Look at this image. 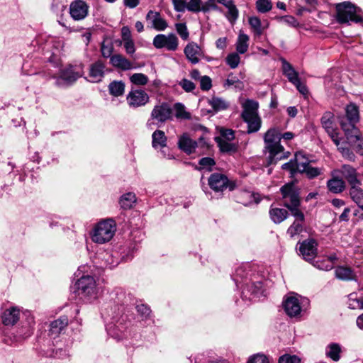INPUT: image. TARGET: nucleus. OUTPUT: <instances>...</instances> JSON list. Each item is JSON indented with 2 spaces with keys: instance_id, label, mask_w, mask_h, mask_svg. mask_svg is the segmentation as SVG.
<instances>
[{
  "instance_id": "obj_1",
  "label": "nucleus",
  "mask_w": 363,
  "mask_h": 363,
  "mask_svg": "<svg viewBox=\"0 0 363 363\" xmlns=\"http://www.w3.org/2000/svg\"><path fill=\"white\" fill-rule=\"evenodd\" d=\"M264 151L269 154L268 164L276 163L286 158L287 155L281 145V132L277 128H269L264 135Z\"/></svg>"
},
{
  "instance_id": "obj_2",
  "label": "nucleus",
  "mask_w": 363,
  "mask_h": 363,
  "mask_svg": "<svg viewBox=\"0 0 363 363\" xmlns=\"http://www.w3.org/2000/svg\"><path fill=\"white\" fill-rule=\"evenodd\" d=\"M335 11V19L339 23H349L350 21L361 23L363 21L362 9L350 1L336 4Z\"/></svg>"
},
{
  "instance_id": "obj_3",
  "label": "nucleus",
  "mask_w": 363,
  "mask_h": 363,
  "mask_svg": "<svg viewBox=\"0 0 363 363\" xmlns=\"http://www.w3.org/2000/svg\"><path fill=\"white\" fill-rule=\"evenodd\" d=\"M116 224L111 218L99 221L93 228L91 233V240L98 244L109 242L115 235Z\"/></svg>"
},
{
  "instance_id": "obj_4",
  "label": "nucleus",
  "mask_w": 363,
  "mask_h": 363,
  "mask_svg": "<svg viewBox=\"0 0 363 363\" xmlns=\"http://www.w3.org/2000/svg\"><path fill=\"white\" fill-rule=\"evenodd\" d=\"M79 294L89 299H95L98 296L99 288L93 277L83 276L76 283Z\"/></svg>"
},
{
  "instance_id": "obj_5",
  "label": "nucleus",
  "mask_w": 363,
  "mask_h": 363,
  "mask_svg": "<svg viewBox=\"0 0 363 363\" xmlns=\"http://www.w3.org/2000/svg\"><path fill=\"white\" fill-rule=\"evenodd\" d=\"M340 125L345 132L347 140L350 143H357L355 150L357 153L363 155V138L359 130L352 124H347L340 122Z\"/></svg>"
},
{
  "instance_id": "obj_6",
  "label": "nucleus",
  "mask_w": 363,
  "mask_h": 363,
  "mask_svg": "<svg viewBox=\"0 0 363 363\" xmlns=\"http://www.w3.org/2000/svg\"><path fill=\"white\" fill-rule=\"evenodd\" d=\"M284 204L289 208L293 206H299L300 198L297 187L294 183H289L281 188Z\"/></svg>"
},
{
  "instance_id": "obj_7",
  "label": "nucleus",
  "mask_w": 363,
  "mask_h": 363,
  "mask_svg": "<svg viewBox=\"0 0 363 363\" xmlns=\"http://www.w3.org/2000/svg\"><path fill=\"white\" fill-rule=\"evenodd\" d=\"M149 101L150 96L147 93L140 89H133L126 96L128 105L133 108L144 106Z\"/></svg>"
},
{
  "instance_id": "obj_8",
  "label": "nucleus",
  "mask_w": 363,
  "mask_h": 363,
  "mask_svg": "<svg viewBox=\"0 0 363 363\" xmlns=\"http://www.w3.org/2000/svg\"><path fill=\"white\" fill-rule=\"evenodd\" d=\"M173 109L166 102L160 103L154 106L151 112V118L157 123H164L172 120Z\"/></svg>"
},
{
  "instance_id": "obj_9",
  "label": "nucleus",
  "mask_w": 363,
  "mask_h": 363,
  "mask_svg": "<svg viewBox=\"0 0 363 363\" xmlns=\"http://www.w3.org/2000/svg\"><path fill=\"white\" fill-rule=\"evenodd\" d=\"M153 45L157 49L166 48L167 50L174 51L178 48L179 40L174 34H158L153 39Z\"/></svg>"
},
{
  "instance_id": "obj_10",
  "label": "nucleus",
  "mask_w": 363,
  "mask_h": 363,
  "mask_svg": "<svg viewBox=\"0 0 363 363\" xmlns=\"http://www.w3.org/2000/svg\"><path fill=\"white\" fill-rule=\"evenodd\" d=\"M69 14L74 21H82L89 14V5L84 0H74L69 5Z\"/></svg>"
},
{
  "instance_id": "obj_11",
  "label": "nucleus",
  "mask_w": 363,
  "mask_h": 363,
  "mask_svg": "<svg viewBox=\"0 0 363 363\" xmlns=\"http://www.w3.org/2000/svg\"><path fill=\"white\" fill-rule=\"evenodd\" d=\"M321 123L324 129L330 136L336 145H339L338 134L336 132L334 125V115L331 112H325L321 118Z\"/></svg>"
},
{
  "instance_id": "obj_12",
  "label": "nucleus",
  "mask_w": 363,
  "mask_h": 363,
  "mask_svg": "<svg viewBox=\"0 0 363 363\" xmlns=\"http://www.w3.org/2000/svg\"><path fill=\"white\" fill-rule=\"evenodd\" d=\"M286 313L290 317H297L301 314V306L296 296L290 295L286 297L283 302Z\"/></svg>"
},
{
  "instance_id": "obj_13",
  "label": "nucleus",
  "mask_w": 363,
  "mask_h": 363,
  "mask_svg": "<svg viewBox=\"0 0 363 363\" xmlns=\"http://www.w3.org/2000/svg\"><path fill=\"white\" fill-rule=\"evenodd\" d=\"M317 246L318 244L313 239L303 241L299 247L300 252L303 259L308 262L313 260L317 255Z\"/></svg>"
},
{
  "instance_id": "obj_14",
  "label": "nucleus",
  "mask_w": 363,
  "mask_h": 363,
  "mask_svg": "<svg viewBox=\"0 0 363 363\" xmlns=\"http://www.w3.org/2000/svg\"><path fill=\"white\" fill-rule=\"evenodd\" d=\"M208 185L215 191H223L229 184L228 177L220 173H213L208 178Z\"/></svg>"
},
{
  "instance_id": "obj_15",
  "label": "nucleus",
  "mask_w": 363,
  "mask_h": 363,
  "mask_svg": "<svg viewBox=\"0 0 363 363\" xmlns=\"http://www.w3.org/2000/svg\"><path fill=\"white\" fill-rule=\"evenodd\" d=\"M184 52L187 60L194 65L199 63L203 55L201 48L195 42L189 43L184 48Z\"/></svg>"
},
{
  "instance_id": "obj_16",
  "label": "nucleus",
  "mask_w": 363,
  "mask_h": 363,
  "mask_svg": "<svg viewBox=\"0 0 363 363\" xmlns=\"http://www.w3.org/2000/svg\"><path fill=\"white\" fill-rule=\"evenodd\" d=\"M83 74L82 69L80 66H70L62 69L60 73V78L68 84L75 82Z\"/></svg>"
},
{
  "instance_id": "obj_17",
  "label": "nucleus",
  "mask_w": 363,
  "mask_h": 363,
  "mask_svg": "<svg viewBox=\"0 0 363 363\" xmlns=\"http://www.w3.org/2000/svg\"><path fill=\"white\" fill-rule=\"evenodd\" d=\"M146 19L150 22L152 27L157 30H164L167 27L166 21L157 11H150L146 16Z\"/></svg>"
},
{
  "instance_id": "obj_18",
  "label": "nucleus",
  "mask_w": 363,
  "mask_h": 363,
  "mask_svg": "<svg viewBox=\"0 0 363 363\" xmlns=\"http://www.w3.org/2000/svg\"><path fill=\"white\" fill-rule=\"evenodd\" d=\"M19 318L20 310L17 307H11L5 310L1 315V320L5 325H13Z\"/></svg>"
},
{
  "instance_id": "obj_19",
  "label": "nucleus",
  "mask_w": 363,
  "mask_h": 363,
  "mask_svg": "<svg viewBox=\"0 0 363 363\" xmlns=\"http://www.w3.org/2000/svg\"><path fill=\"white\" fill-rule=\"evenodd\" d=\"M105 65L101 61H97L91 65L89 68L90 81L91 82H100L104 75Z\"/></svg>"
},
{
  "instance_id": "obj_20",
  "label": "nucleus",
  "mask_w": 363,
  "mask_h": 363,
  "mask_svg": "<svg viewBox=\"0 0 363 363\" xmlns=\"http://www.w3.org/2000/svg\"><path fill=\"white\" fill-rule=\"evenodd\" d=\"M340 172L346 179L350 186L356 184H362L361 181L357 178L356 169L350 165H342Z\"/></svg>"
},
{
  "instance_id": "obj_21",
  "label": "nucleus",
  "mask_w": 363,
  "mask_h": 363,
  "mask_svg": "<svg viewBox=\"0 0 363 363\" xmlns=\"http://www.w3.org/2000/svg\"><path fill=\"white\" fill-rule=\"evenodd\" d=\"M242 118L259 115V104L256 101L252 99H247L242 104Z\"/></svg>"
},
{
  "instance_id": "obj_22",
  "label": "nucleus",
  "mask_w": 363,
  "mask_h": 363,
  "mask_svg": "<svg viewBox=\"0 0 363 363\" xmlns=\"http://www.w3.org/2000/svg\"><path fill=\"white\" fill-rule=\"evenodd\" d=\"M178 146L182 151L190 155L195 152L197 143L191 140L187 134L184 133L179 138Z\"/></svg>"
},
{
  "instance_id": "obj_23",
  "label": "nucleus",
  "mask_w": 363,
  "mask_h": 363,
  "mask_svg": "<svg viewBox=\"0 0 363 363\" xmlns=\"http://www.w3.org/2000/svg\"><path fill=\"white\" fill-rule=\"evenodd\" d=\"M111 64L122 70H129L133 68V64L122 55H113L110 58Z\"/></svg>"
},
{
  "instance_id": "obj_24",
  "label": "nucleus",
  "mask_w": 363,
  "mask_h": 363,
  "mask_svg": "<svg viewBox=\"0 0 363 363\" xmlns=\"http://www.w3.org/2000/svg\"><path fill=\"white\" fill-rule=\"evenodd\" d=\"M68 325V319L65 316L59 318L50 324V333L52 335H58Z\"/></svg>"
},
{
  "instance_id": "obj_25",
  "label": "nucleus",
  "mask_w": 363,
  "mask_h": 363,
  "mask_svg": "<svg viewBox=\"0 0 363 363\" xmlns=\"http://www.w3.org/2000/svg\"><path fill=\"white\" fill-rule=\"evenodd\" d=\"M281 61L282 62L283 74L287 77L288 80L293 84L294 82L299 79L298 74L292 65L285 59H281Z\"/></svg>"
},
{
  "instance_id": "obj_26",
  "label": "nucleus",
  "mask_w": 363,
  "mask_h": 363,
  "mask_svg": "<svg viewBox=\"0 0 363 363\" xmlns=\"http://www.w3.org/2000/svg\"><path fill=\"white\" fill-rule=\"evenodd\" d=\"M328 190L333 194H339L344 191L345 183L342 179L333 176L332 179L327 182Z\"/></svg>"
},
{
  "instance_id": "obj_27",
  "label": "nucleus",
  "mask_w": 363,
  "mask_h": 363,
  "mask_svg": "<svg viewBox=\"0 0 363 363\" xmlns=\"http://www.w3.org/2000/svg\"><path fill=\"white\" fill-rule=\"evenodd\" d=\"M242 120L247 124V133L258 132L262 126V119L259 116L247 117Z\"/></svg>"
},
{
  "instance_id": "obj_28",
  "label": "nucleus",
  "mask_w": 363,
  "mask_h": 363,
  "mask_svg": "<svg viewBox=\"0 0 363 363\" xmlns=\"http://www.w3.org/2000/svg\"><path fill=\"white\" fill-rule=\"evenodd\" d=\"M361 184H356L350 186V195L354 202L363 211V189Z\"/></svg>"
},
{
  "instance_id": "obj_29",
  "label": "nucleus",
  "mask_w": 363,
  "mask_h": 363,
  "mask_svg": "<svg viewBox=\"0 0 363 363\" xmlns=\"http://www.w3.org/2000/svg\"><path fill=\"white\" fill-rule=\"evenodd\" d=\"M346 116L348 122H345L347 124H352L357 123L359 120V110L357 106L354 104L347 105L345 108ZM345 123V121H342Z\"/></svg>"
},
{
  "instance_id": "obj_30",
  "label": "nucleus",
  "mask_w": 363,
  "mask_h": 363,
  "mask_svg": "<svg viewBox=\"0 0 363 363\" xmlns=\"http://www.w3.org/2000/svg\"><path fill=\"white\" fill-rule=\"evenodd\" d=\"M250 38L247 34L240 31L236 41V51L239 54L245 53L249 48Z\"/></svg>"
},
{
  "instance_id": "obj_31",
  "label": "nucleus",
  "mask_w": 363,
  "mask_h": 363,
  "mask_svg": "<svg viewBox=\"0 0 363 363\" xmlns=\"http://www.w3.org/2000/svg\"><path fill=\"white\" fill-rule=\"evenodd\" d=\"M294 163L296 171L302 172L310 164V160L303 152H298L295 155Z\"/></svg>"
},
{
  "instance_id": "obj_32",
  "label": "nucleus",
  "mask_w": 363,
  "mask_h": 363,
  "mask_svg": "<svg viewBox=\"0 0 363 363\" xmlns=\"http://www.w3.org/2000/svg\"><path fill=\"white\" fill-rule=\"evenodd\" d=\"M215 140L217 143L220 150L223 152L232 153L237 151V145L230 143V141L225 140V138H216Z\"/></svg>"
},
{
  "instance_id": "obj_33",
  "label": "nucleus",
  "mask_w": 363,
  "mask_h": 363,
  "mask_svg": "<svg viewBox=\"0 0 363 363\" xmlns=\"http://www.w3.org/2000/svg\"><path fill=\"white\" fill-rule=\"evenodd\" d=\"M152 138L153 147L156 148L157 147H166L167 138L164 131L160 130H155L152 135Z\"/></svg>"
},
{
  "instance_id": "obj_34",
  "label": "nucleus",
  "mask_w": 363,
  "mask_h": 363,
  "mask_svg": "<svg viewBox=\"0 0 363 363\" xmlns=\"http://www.w3.org/2000/svg\"><path fill=\"white\" fill-rule=\"evenodd\" d=\"M341 347L337 343L329 344L325 350V354L335 362H337L340 359Z\"/></svg>"
},
{
  "instance_id": "obj_35",
  "label": "nucleus",
  "mask_w": 363,
  "mask_h": 363,
  "mask_svg": "<svg viewBox=\"0 0 363 363\" xmlns=\"http://www.w3.org/2000/svg\"><path fill=\"white\" fill-rule=\"evenodd\" d=\"M109 93L116 97L123 95L125 84L122 81H113L108 85Z\"/></svg>"
},
{
  "instance_id": "obj_36",
  "label": "nucleus",
  "mask_w": 363,
  "mask_h": 363,
  "mask_svg": "<svg viewBox=\"0 0 363 363\" xmlns=\"http://www.w3.org/2000/svg\"><path fill=\"white\" fill-rule=\"evenodd\" d=\"M136 203V196L135 194L129 192L123 194L120 199V205L123 209H130L133 208Z\"/></svg>"
},
{
  "instance_id": "obj_37",
  "label": "nucleus",
  "mask_w": 363,
  "mask_h": 363,
  "mask_svg": "<svg viewBox=\"0 0 363 363\" xmlns=\"http://www.w3.org/2000/svg\"><path fill=\"white\" fill-rule=\"evenodd\" d=\"M269 215L275 223H280L286 218L288 212L285 209L275 208L269 211Z\"/></svg>"
},
{
  "instance_id": "obj_38",
  "label": "nucleus",
  "mask_w": 363,
  "mask_h": 363,
  "mask_svg": "<svg viewBox=\"0 0 363 363\" xmlns=\"http://www.w3.org/2000/svg\"><path fill=\"white\" fill-rule=\"evenodd\" d=\"M335 276L342 280H352L355 279L354 272L347 267H339L335 269Z\"/></svg>"
},
{
  "instance_id": "obj_39",
  "label": "nucleus",
  "mask_w": 363,
  "mask_h": 363,
  "mask_svg": "<svg viewBox=\"0 0 363 363\" xmlns=\"http://www.w3.org/2000/svg\"><path fill=\"white\" fill-rule=\"evenodd\" d=\"M347 304L351 309H362L363 297L359 296L356 293H352L348 296Z\"/></svg>"
},
{
  "instance_id": "obj_40",
  "label": "nucleus",
  "mask_w": 363,
  "mask_h": 363,
  "mask_svg": "<svg viewBox=\"0 0 363 363\" xmlns=\"http://www.w3.org/2000/svg\"><path fill=\"white\" fill-rule=\"evenodd\" d=\"M208 103L215 111L225 110L229 106V104L226 101L219 97H212Z\"/></svg>"
},
{
  "instance_id": "obj_41",
  "label": "nucleus",
  "mask_w": 363,
  "mask_h": 363,
  "mask_svg": "<svg viewBox=\"0 0 363 363\" xmlns=\"http://www.w3.org/2000/svg\"><path fill=\"white\" fill-rule=\"evenodd\" d=\"M249 24L256 36H260L264 30L260 19L257 16H251L248 19Z\"/></svg>"
},
{
  "instance_id": "obj_42",
  "label": "nucleus",
  "mask_w": 363,
  "mask_h": 363,
  "mask_svg": "<svg viewBox=\"0 0 363 363\" xmlns=\"http://www.w3.org/2000/svg\"><path fill=\"white\" fill-rule=\"evenodd\" d=\"M148 81L147 76L143 73H135L130 77V82L136 86H145Z\"/></svg>"
},
{
  "instance_id": "obj_43",
  "label": "nucleus",
  "mask_w": 363,
  "mask_h": 363,
  "mask_svg": "<svg viewBox=\"0 0 363 363\" xmlns=\"http://www.w3.org/2000/svg\"><path fill=\"white\" fill-rule=\"evenodd\" d=\"M175 116L179 119H190L191 114L185 109V106L181 103H176L174 105Z\"/></svg>"
},
{
  "instance_id": "obj_44",
  "label": "nucleus",
  "mask_w": 363,
  "mask_h": 363,
  "mask_svg": "<svg viewBox=\"0 0 363 363\" xmlns=\"http://www.w3.org/2000/svg\"><path fill=\"white\" fill-rule=\"evenodd\" d=\"M187 9L191 11L197 12L201 10L206 11L208 8L206 6L201 7V0H186Z\"/></svg>"
},
{
  "instance_id": "obj_45",
  "label": "nucleus",
  "mask_w": 363,
  "mask_h": 363,
  "mask_svg": "<svg viewBox=\"0 0 363 363\" xmlns=\"http://www.w3.org/2000/svg\"><path fill=\"white\" fill-rule=\"evenodd\" d=\"M256 9L259 13H267L272 10L273 4L270 0H257Z\"/></svg>"
},
{
  "instance_id": "obj_46",
  "label": "nucleus",
  "mask_w": 363,
  "mask_h": 363,
  "mask_svg": "<svg viewBox=\"0 0 363 363\" xmlns=\"http://www.w3.org/2000/svg\"><path fill=\"white\" fill-rule=\"evenodd\" d=\"M238 52H233L229 54L226 57V63L230 68H236L240 62V57Z\"/></svg>"
},
{
  "instance_id": "obj_47",
  "label": "nucleus",
  "mask_w": 363,
  "mask_h": 363,
  "mask_svg": "<svg viewBox=\"0 0 363 363\" xmlns=\"http://www.w3.org/2000/svg\"><path fill=\"white\" fill-rule=\"evenodd\" d=\"M176 30L179 36L184 40H188L189 33L188 31L187 26L185 23H179L175 25Z\"/></svg>"
},
{
  "instance_id": "obj_48",
  "label": "nucleus",
  "mask_w": 363,
  "mask_h": 363,
  "mask_svg": "<svg viewBox=\"0 0 363 363\" xmlns=\"http://www.w3.org/2000/svg\"><path fill=\"white\" fill-rule=\"evenodd\" d=\"M277 19L280 21L283 22L288 26H290L294 28H297L299 26V23L296 20V18L292 16H284L281 17H277Z\"/></svg>"
},
{
  "instance_id": "obj_49",
  "label": "nucleus",
  "mask_w": 363,
  "mask_h": 363,
  "mask_svg": "<svg viewBox=\"0 0 363 363\" xmlns=\"http://www.w3.org/2000/svg\"><path fill=\"white\" fill-rule=\"evenodd\" d=\"M247 363H270V361L265 354L258 353L251 356Z\"/></svg>"
},
{
  "instance_id": "obj_50",
  "label": "nucleus",
  "mask_w": 363,
  "mask_h": 363,
  "mask_svg": "<svg viewBox=\"0 0 363 363\" xmlns=\"http://www.w3.org/2000/svg\"><path fill=\"white\" fill-rule=\"evenodd\" d=\"M303 230L302 223L301 222H294L288 229V234L292 238Z\"/></svg>"
},
{
  "instance_id": "obj_51",
  "label": "nucleus",
  "mask_w": 363,
  "mask_h": 363,
  "mask_svg": "<svg viewBox=\"0 0 363 363\" xmlns=\"http://www.w3.org/2000/svg\"><path fill=\"white\" fill-rule=\"evenodd\" d=\"M337 147L344 157H345L346 159H347L350 161L354 160L355 155H354V153L352 151H350V150L349 148H347V147H344L342 145L340 144V142H339V145Z\"/></svg>"
},
{
  "instance_id": "obj_52",
  "label": "nucleus",
  "mask_w": 363,
  "mask_h": 363,
  "mask_svg": "<svg viewBox=\"0 0 363 363\" xmlns=\"http://www.w3.org/2000/svg\"><path fill=\"white\" fill-rule=\"evenodd\" d=\"M316 268L328 271L333 269V263L331 262H327L326 259L323 260H317L313 264Z\"/></svg>"
},
{
  "instance_id": "obj_53",
  "label": "nucleus",
  "mask_w": 363,
  "mask_h": 363,
  "mask_svg": "<svg viewBox=\"0 0 363 363\" xmlns=\"http://www.w3.org/2000/svg\"><path fill=\"white\" fill-rule=\"evenodd\" d=\"M101 50L103 57H110L112 56V52L113 51V46L111 43H106L105 41H104L101 46Z\"/></svg>"
},
{
  "instance_id": "obj_54",
  "label": "nucleus",
  "mask_w": 363,
  "mask_h": 363,
  "mask_svg": "<svg viewBox=\"0 0 363 363\" xmlns=\"http://www.w3.org/2000/svg\"><path fill=\"white\" fill-rule=\"evenodd\" d=\"M202 169L211 170V167L216 164L215 160L211 157H203L199 162Z\"/></svg>"
},
{
  "instance_id": "obj_55",
  "label": "nucleus",
  "mask_w": 363,
  "mask_h": 363,
  "mask_svg": "<svg viewBox=\"0 0 363 363\" xmlns=\"http://www.w3.org/2000/svg\"><path fill=\"white\" fill-rule=\"evenodd\" d=\"M227 8L228 9L227 18L230 22L235 21L238 17V10L237 9L236 6L233 3Z\"/></svg>"
},
{
  "instance_id": "obj_56",
  "label": "nucleus",
  "mask_w": 363,
  "mask_h": 363,
  "mask_svg": "<svg viewBox=\"0 0 363 363\" xmlns=\"http://www.w3.org/2000/svg\"><path fill=\"white\" fill-rule=\"evenodd\" d=\"M301 359L296 355L284 354L279 357V363H300Z\"/></svg>"
},
{
  "instance_id": "obj_57",
  "label": "nucleus",
  "mask_w": 363,
  "mask_h": 363,
  "mask_svg": "<svg viewBox=\"0 0 363 363\" xmlns=\"http://www.w3.org/2000/svg\"><path fill=\"white\" fill-rule=\"evenodd\" d=\"M199 82L200 87L203 91H208L212 87V81L208 76H202Z\"/></svg>"
},
{
  "instance_id": "obj_58",
  "label": "nucleus",
  "mask_w": 363,
  "mask_h": 363,
  "mask_svg": "<svg viewBox=\"0 0 363 363\" xmlns=\"http://www.w3.org/2000/svg\"><path fill=\"white\" fill-rule=\"evenodd\" d=\"M301 173H306L308 177L314 178L320 174L321 170L316 167H313L310 164L306 168V170Z\"/></svg>"
},
{
  "instance_id": "obj_59",
  "label": "nucleus",
  "mask_w": 363,
  "mask_h": 363,
  "mask_svg": "<svg viewBox=\"0 0 363 363\" xmlns=\"http://www.w3.org/2000/svg\"><path fill=\"white\" fill-rule=\"evenodd\" d=\"M179 84L186 92L192 91L196 87L195 84L192 82L186 79L181 80Z\"/></svg>"
},
{
  "instance_id": "obj_60",
  "label": "nucleus",
  "mask_w": 363,
  "mask_h": 363,
  "mask_svg": "<svg viewBox=\"0 0 363 363\" xmlns=\"http://www.w3.org/2000/svg\"><path fill=\"white\" fill-rule=\"evenodd\" d=\"M292 215L296 218L295 222H302L304 220L303 213L298 209V206H293L289 208Z\"/></svg>"
},
{
  "instance_id": "obj_61",
  "label": "nucleus",
  "mask_w": 363,
  "mask_h": 363,
  "mask_svg": "<svg viewBox=\"0 0 363 363\" xmlns=\"http://www.w3.org/2000/svg\"><path fill=\"white\" fill-rule=\"evenodd\" d=\"M174 9L178 12H183L187 9L186 0H172Z\"/></svg>"
},
{
  "instance_id": "obj_62",
  "label": "nucleus",
  "mask_w": 363,
  "mask_h": 363,
  "mask_svg": "<svg viewBox=\"0 0 363 363\" xmlns=\"http://www.w3.org/2000/svg\"><path fill=\"white\" fill-rule=\"evenodd\" d=\"M220 135V138H225V140L228 141H232L235 138L234 131L231 129L221 130Z\"/></svg>"
},
{
  "instance_id": "obj_63",
  "label": "nucleus",
  "mask_w": 363,
  "mask_h": 363,
  "mask_svg": "<svg viewBox=\"0 0 363 363\" xmlns=\"http://www.w3.org/2000/svg\"><path fill=\"white\" fill-rule=\"evenodd\" d=\"M293 84L296 87L298 91L303 95H306L308 93V90L306 84L301 83L300 79L294 82Z\"/></svg>"
},
{
  "instance_id": "obj_64",
  "label": "nucleus",
  "mask_w": 363,
  "mask_h": 363,
  "mask_svg": "<svg viewBox=\"0 0 363 363\" xmlns=\"http://www.w3.org/2000/svg\"><path fill=\"white\" fill-rule=\"evenodd\" d=\"M124 48L128 54L132 55L135 52V45L133 40H124Z\"/></svg>"
}]
</instances>
